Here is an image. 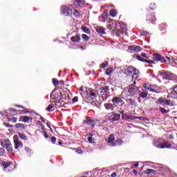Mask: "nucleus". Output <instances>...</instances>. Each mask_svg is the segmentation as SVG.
Returning <instances> with one entry per match:
<instances>
[{"instance_id": "nucleus-16", "label": "nucleus", "mask_w": 177, "mask_h": 177, "mask_svg": "<svg viewBox=\"0 0 177 177\" xmlns=\"http://www.w3.org/2000/svg\"><path fill=\"white\" fill-rule=\"evenodd\" d=\"M19 122H24L26 124H30V121H32V118L30 116H20L19 118Z\"/></svg>"}, {"instance_id": "nucleus-62", "label": "nucleus", "mask_w": 177, "mask_h": 177, "mask_svg": "<svg viewBox=\"0 0 177 177\" xmlns=\"http://www.w3.org/2000/svg\"><path fill=\"white\" fill-rule=\"evenodd\" d=\"M165 58L167 59V60H168L169 63H171V57L165 56Z\"/></svg>"}, {"instance_id": "nucleus-3", "label": "nucleus", "mask_w": 177, "mask_h": 177, "mask_svg": "<svg viewBox=\"0 0 177 177\" xmlns=\"http://www.w3.org/2000/svg\"><path fill=\"white\" fill-rule=\"evenodd\" d=\"M153 146L158 149H171L172 144L168 140L158 139L153 141Z\"/></svg>"}, {"instance_id": "nucleus-22", "label": "nucleus", "mask_w": 177, "mask_h": 177, "mask_svg": "<svg viewBox=\"0 0 177 177\" xmlns=\"http://www.w3.org/2000/svg\"><path fill=\"white\" fill-rule=\"evenodd\" d=\"M150 91L154 93H161V89L158 86L153 85Z\"/></svg>"}, {"instance_id": "nucleus-54", "label": "nucleus", "mask_w": 177, "mask_h": 177, "mask_svg": "<svg viewBox=\"0 0 177 177\" xmlns=\"http://www.w3.org/2000/svg\"><path fill=\"white\" fill-rule=\"evenodd\" d=\"M51 139V142L53 143V145H55V143H56V137L53 136L50 138Z\"/></svg>"}, {"instance_id": "nucleus-19", "label": "nucleus", "mask_w": 177, "mask_h": 177, "mask_svg": "<svg viewBox=\"0 0 177 177\" xmlns=\"http://www.w3.org/2000/svg\"><path fill=\"white\" fill-rule=\"evenodd\" d=\"M112 103L117 107L115 104H120V103H122V99L120 97L115 96L111 100Z\"/></svg>"}, {"instance_id": "nucleus-50", "label": "nucleus", "mask_w": 177, "mask_h": 177, "mask_svg": "<svg viewBox=\"0 0 177 177\" xmlns=\"http://www.w3.org/2000/svg\"><path fill=\"white\" fill-rule=\"evenodd\" d=\"M165 78L167 79V80H170V78H171V75L169 74V73H168V72H165Z\"/></svg>"}, {"instance_id": "nucleus-49", "label": "nucleus", "mask_w": 177, "mask_h": 177, "mask_svg": "<svg viewBox=\"0 0 177 177\" xmlns=\"http://www.w3.org/2000/svg\"><path fill=\"white\" fill-rule=\"evenodd\" d=\"M113 142H114V137L111 136L108 138V142H109V143H113Z\"/></svg>"}, {"instance_id": "nucleus-14", "label": "nucleus", "mask_w": 177, "mask_h": 177, "mask_svg": "<svg viewBox=\"0 0 177 177\" xmlns=\"http://www.w3.org/2000/svg\"><path fill=\"white\" fill-rule=\"evenodd\" d=\"M11 165H13V162L12 161H3L1 163V167H2L3 171H6L8 168H10Z\"/></svg>"}, {"instance_id": "nucleus-43", "label": "nucleus", "mask_w": 177, "mask_h": 177, "mask_svg": "<svg viewBox=\"0 0 177 177\" xmlns=\"http://www.w3.org/2000/svg\"><path fill=\"white\" fill-rule=\"evenodd\" d=\"M107 66H109V62L106 61L101 64V66H100V68H106Z\"/></svg>"}, {"instance_id": "nucleus-29", "label": "nucleus", "mask_w": 177, "mask_h": 177, "mask_svg": "<svg viewBox=\"0 0 177 177\" xmlns=\"http://www.w3.org/2000/svg\"><path fill=\"white\" fill-rule=\"evenodd\" d=\"M142 92L140 93V97H142V99H145L146 97H147V91H145V90H142Z\"/></svg>"}, {"instance_id": "nucleus-53", "label": "nucleus", "mask_w": 177, "mask_h": 177, "mask_svg": "<svg viewBox=\"0 0 177 177\" xmlns=\"http://www.w3.org/2000/svg\"><path fill=\"white\" fill-rule=\"evenodd\" d=\"M3 125L6 127V128H12V125L10 124L9 123L3 122Z\"/></svg>"}, {"instance_id": "nucleus-59", "label": "nucleus", "mask_w": 177, "mask_h": 177, "mask_svg": "<svg viewBox=\"0 0 177 177\" xmlns=\"http://www.w3.org/2000/svg\"><path fill=\"white\" fill-rule=\"evenodd\" d=\"M80 95L82 97V93H84V92H85V91H84V88H80Z\"/></svg>"}, {"instance_id": "nucleus-27", "label": "nucleus", "mask_w": 177, "mask_h": 177, "mask_svg": "<svg viewBox=\"0 0 177 177\" xmlns=\"http://www.w3.org/2000/svg\"><path fill=\"white\" fill-rule=\"evenodd\" d=\"M26 124L21 123H17L15 124V128L18 129H26Z\"/></svg>"}, {"instance_id": "nucleus-13", "label": "nucleus", "mask_w": 177, "mask_h": 177, "mask_svg": "<svg viewBox=\"0 0 177 177\" xmlns=\"http://www.w3.org/2000/svg\"><path fill=\"white\" fill-rule=\"evenodd\" d=\"M111 115H109V121H112L113 122L115 121H119V120H121V115L118 113H114L113 112L111 113Z\"/></svg>"}, {"instance_id": "nucleus-23", "label": "nucleus", "mask_w": 177, "mask_h": 177, "mask_svg": "<svg viewBox=\"0 0 177 177\" xmlns=\"http://www.w3.org/2000/svg\"><path fill=\"white\" fill-rule=\"evenodd\" d=\"M100 93H107L110 91L109 86H104L100 88Z\"/></svg>"}, {"instance_id": "nucleus-45", "label": "nucleus", "mask_w": 177, "mask_h": 177, "mask_svg": "<svg viewBox=\"0 0 177 177\" xmlns=\"http://www.w3.org/2000/svg\"><path fill=\"white\" fill-rule=\"evenodd\" d=\"M160 110L162 114H165L167 113H169V110H166L165 108L160 107Z\"/></svg>"}, {"instance_id": "nucleus-21", "label": "nucleus", "mask_w": 177, "mask_h": 177, "mask_svg": "<svg viewBox=\"0 0 177 177\" xmlns=\"http://www.w3.org/2000/svg\"><path fill=\"white\" fill-rule=\"evenodd\" d=\"M136 84V82H134L132 84H131L129 86V92L130 93H133L135 92H136V91L138 90V88H136V86H135Z\"/></svg>"}, {"instance_id": "nucleus-52", "label": "nucleus", "mask_w": 177, "mask_h": 177, "mask_svg": "<svg viewBox=\"0 0 177 177\" xmlns=\"http://www.w3.org/2000/svg\"><path fill=\"white\" fill-rule=\"evenodd\" d=\"M141 35H142V36L149 35V31H147V30H142L141 32Z\"/></svg>"}, {"instance_id": "nucleus-17", "label": "nucleus", "mask_w": 177, "mask_h": 177, "mask_svg": "<svg viewBox=\"0 0 177 177\" xmlns=\"http://www.w3.org/2000/svg\"><path fill=\"white\" fill-rule=\"evenodd\" d=\"M71 41L74 44H80L81 42V35L77 33L71 37Z\"/></svg>"}, {"instance_id": "nucleus-5", "label": "nucleus", "mask_w": 177, "mask_h": 177, "mask_svg": "<svg viewBox=\"0 0 177 177\" xmlns=\"http://www.w3.org/2000/svg\"><path fill=\"white\" fill-rule=\"evenodd\" d=\"M1 146L7 150V151H13V147L12 146V142L8 139H3L0 142Z\"/></svg>"}, {"instance_id": "nucleus-33", "label": "nucleus", "mask_w": 177, "mask_h": 177, "mask_svg": "<svg viewBox=\"0 0 177 177\" xmlns=\"http://www.w3.org/2000/svg\"><path fill=\"white\" fill-rule=\"evenodd\" d=\"M52 82H53V84L54 85V86L55 87H57L59 86V80L56 78H53L52 79Z\"/></svg>"}, {"instance_id": "nucleus-31", "label": "nucleus", "mask_w": 177, "mask_h": 177, "mask_svg": "<svg viewBox=\"0 0 177 177\" xmlns=\"http://www.w3.org/2000/svg\"><path fill=\"white\" fill-rule=\"evenodd\" d=\"M82 38L83 41H85L86 42H88V41H89V39H91V37L85 34L82 35Z\"/></svg>"}, {"instance_id": "nucleus-37", "label": "nucleus", "mask_w": 177, "mask_h": 177, "mask_svg": "<svg viewBox=\"0 0 177 177\" xmlns=\"http://www.w3.org/2000/svg\"><path fill=\"white\" fill-rule=\"evenodd\" d=\"M110 15L112 17H115V16H117V11L115 9H111L110 10Z\"/></svg>"}, {"instance_id": "nucleus-42", "label": "nucleus", "mask_w": 177, "mask_h": 177, "mask_svg": "<svg viewBox=\"0 0 177 177\" xmlns=\"http://www.w3.org/2000/svg\"><path fill=\"white\" fill-rule=\"evenodd\" d=\"M111 71H113V68H111V67L108 68L106 69V71H105L106 75H110V74H111Z\"/></svg>"}, {"instance_id": "nucleus-24", "label": "nucleus", "mask_w": 177, "mask_h": 177, "mask_svg": "<svg viewBox=\"0 0 177 177\" xmlns=\"http://www.w3.org/2000/svg\"><path fill=\"white\" fill-rule=\"evenodd\" d=\"M101 19H103V23H106L107 20H109V14L106 12V11L103 12L102 15L100 16Z\"/></svg>"}, {"instance_id": "nucleus-1", "label": "nucleus", "mask_w": 177, "mask_h": 177, "mask_svg": "<svg viewBox=\"0 0 177 177\" xmlns=\"http://www.w3.org/2000/svg\"><path fill=\"white\" fill-rule=\"evenodd\" d=\"M82 98L86 103H92L97 97V91L90 88L82 93Z\"/></svg>"}, {"instance_id": "nucleus-41", "label": "nucleus", "mask_w": 177, "mask_h": 177, "mask_svg": "<svg viewBox=\"0 0 177 177\" xmlns=\"http://www.w3.org/2000/svg\"><path fill=\"white\" fill-rule=\"evenodd\" d=\"M89 137L87 138V140L88 142V143H93V138H92V136H93V134L90 133L88 135Z\"/></svg>"}, {"instance_id": "nucleus-18", "label": "nucleus", "mask_w": 177, "mask_h": 177, "mask_svg": "<svg viewBox=\"0 0 177 177\" xmlns=\"http://www.w3.org/2000/svg\"><path fill=\"white\" fill-rule=\"evenodd\" d=\"M104 106L107 111H114L115 109V106L112 103H105Z\"/></svg>"}, {"instance_id": "nucleus-2", "label": "nucleus", "mask_w": 177, "mask_h": 177, "mask_svg": "<svg viewBox=\"0 0 177 177\" xmlns=\"http://www.w3.org/2000/svg\"><path fill=\"white\" fill-rule=\"evenodd\" d=\"M51 100L55 103H61V102H67V95L62 94L59 90H55L50 94Z\"/></svg>"}, {"instance_id": "nucleus-20", "label": "nucleus", "mask_w": 177, "mask_h": 177, "mask_svg": "<svg viewBox=\"0 0 177 177\" xmlns=\"http://www.w3.org/2000/svg\"><path fill=\"white\" fill-rule=\"evenodd\" d=\"M95 31H97L98 34H100V35H103L104 34H106L105 29L104 28H103V26L95 27Z\"/></svg>"}, {"instance_id": "nucleus-64", "label": "nucleus", "mask_w": 177, "mask_h": 177, "mask_svg": "<svg viewBox=\"0 0 177 177\" xmlns=\"http://www.w3.org/2000/svg\"><path fill=\"white\" fill-rule=\"evenodd\" d=\"M173 91H174V93H176V95H177V86L174 87L173 88Z\"/></svg>"}, {"instance_id": "nucleus-9", "label": "nucleus", "mask_w": 177, "mask_h": 177, "mask_svg": "<svg viewBox=\"0 0 177 177\" xmlns=\"http://www.w3.org/2000/svg\"><path fill=\"white\" fill-rule=\"evenodd\" d=\"M115 30L119 34H125L127 32V26L122 23H119L116 25Z\"/></svg>"}, {"instance_id": "nucleus-26", "label": "nucleus", "mask_w": 177, "mask_h": 177, "mask_svg": "<svg viewBox=\"0 0 177 177\" xmlns=\"http://www.w3.org/2000/svg\"><path fill=\"white\" fill-rule=\"evenodd\" d=\"M158 104H161L162 106H167V100H164L161 97L158 99Z\"/></svg>"}, {"instance_id": "nucleus-7", "label": "nucleus", "mask_w": 177, "mask_h": 177, "mask_svg": "<svg viewBox=\"0 0 177 177\" xmlns=\"http://www.w3.org/2000/svg\"><path fill=\"white\" fill-rule=\"evenodd\" d=\"M13 142H14V149L15 150H20V149H23V142L20 141V139H19V136H14Z\"/></svg>"}, {"instance_id": "nucleus-32", "label": "nucleus", "mask_w": 177, "mask_h": 177, "mask_svg": "<svg viewBox=\"0 0 177 177\" xmlns=\"http://www.w3.org/2000/svg\"><path fill=\"white\" fill-rule=\"evenodd\" d=\"M82 31H84V32H85L86 34H91V30H90L89 28H88V27H86V26H82Z\"/></svg>"}, {"instance_id": "nucleus-56", "label": "nucleus", "mask_w": 177, "mask_h": 177, "mask_svg": "<svg viewBox=\"0 0 177 177\" xmlns=\"http://www.w3.org/2000/svg\"><path fill=\"white\" fill-rule=\"evenodd\" d=\"M5 154V149L3 148H0V156H3Z\"/></svg>"}, {"instance_id": "nucleus-6", "label": "nucleus", "mask_w": 177, "mask_h": 177, "mask_svg": "<svg viewBox=\"0 0 177 177\" xmlns=\"http://www.w3.org/2000/svg\"><path fill=\"white\" fill-rule=\"evenodd\" d=\"M99 122H100V120L95 118L91 119V118H86V120L82 121L83 125H87V127L91 125L93 128H95V124H99Z\"/></svg>"}, {"instance_id": "nucleus-58", "label": "nucleus", "mask_w": 177, "mask_h": 177, "mask_svg": "<svg viewBox=\"0 0 177 177\" xmlns=\"http://www.w3.org/2000/svg\"><path fill=\"white\" fill-rule=\"evenodd\" d=\"M46 126L48 127V128H50V129H52V127H50V122L48 121L46 122Z\"/></svg>"}, {"instance_id": "nucleus-30", "label": "nucleus", "mask_w": 177, "mask_h": 177, "mask_svg": "<svg viewBox=\"0 0 177 177\" xmlns=\"http://www.w3.org/2000/svg\"><path fill=\"white\" fill-rule=\"evenodd\" d=\"M152 86H153V85L149 84L147 83H144L143 84V87L145 88V89H147V91H151Z\"/></svg>"}, {"instance_id": "nucleus-38", "label": "nucleus", "mask_w": 177, "mask_h": 177, "mask_svg": "<svg viewBox=\"0 0 177 177\" xmlns=\"http://www.w3.org/2000/svg\"><path fill=\"white\" fill-rule=\"evenodd\" d=\"M10 114L12 115V117H14V115H17V111L15 109H10Z\"/></svg>"}, {"instance_id": "nucleus-8", "label": "nucleus", "mask_w": 177, "mask_h": 177, "mask_svg": "<svg viewBox=\"0 0 177 177\" xmlns=\"http://www.w3.org/2000/svg\"><path fill=\"white\" fill-rule=\"evenodd\" d=\"M147 15V21L148 24H154L156 22V15L150 12V10H147L146 12Z\"/></svg>"}, {"instance_id": "nucleus-57", "label": "nucleus", "mask_w": 177, "mask_h": 177, "mask_svg": "<svg viewBox=\"0 0 177 177\" xmlns=\"http://www.w3.org/2000/svg\"><path fill=\"white\" fill-rule=\"evenodd\" d=\"M23 114H27V113H30L28 109H24L21 111Z\"/></svg>"}, {"instance_id": "nucleus-60", "label": "nucleus", "mask_w": 177, "mask_h": 177, "mask_svg": "<svg viewBox=\"0 0 177 177\" xmlns=\"http://www.w3.org/2000/svg\"><path fill=\"white\" fill-rule=\"evenodd\" d=\"M44 138H46V139H48V138H49V136H48V133H46V131H44Z\"/></svg>"}, {"instance_id": "nucleus-40", "label": "nucleus", "mask_w": 177, "mask_h": 177, "mask_svg": "<svg viewBox=\"0 0 177 177\" xmlns=\"http://www.w3.org/2000/svg\"><path fill=\"white\" fill-rule=\"evenodd\" d=\"M150 9L151 10H156L157 9V5L155 3H151L150 4Z\"/></svg>"}, {"instance_id": "nucleus-4", "label": "nucleus", "mask_w": 177, "mask_h": 177, "mask_svg": "<svg viewBox=\"0 0 177 177\" xmlns=\"http://www.w3.org/2000/svg\"><path fill=\"white\" fill-rule=\"evenodd\" d=\"M124 73L127 76L132 75L133 80H136L137 78H139V70H136V68L132 66L124 68Z\"/></svg>"}, {"instance_id": "nucleus-47", "label": "nucleus", "mask_w": 177, "mask_h": 177, "mask_svg": "<svg viewBox=\"0 0 177 177\" xmlns=\"http://www.w3.org/2000/svg\"><path fill=\"white\" fill-rule=\"evenodd\" d=\"M113 24H111V21L107 22V28L108 30H113Z\"/></svg>"}, {"instance_id": "nucleus-28", "label": "nucleus", "mask_w": 177, "mask_h": 177, "mask_svg": "<svg viewBox=\"0 0 177 177\" xmlns=\"http://www.w3.org/2000/svg\"><path fill=\"white\" fill-rule=\"evenodd\" d=\"M47 111H48V113H52V111H55V105L54 104H50L48 106V107L46 108Z\"/></svg>"}, {"instance_id": "nucleus-55", "label": "nucleus", "mask_w": 177, "mask_h": 177, "mask_svg": "<svg viewBox=\"0 0 177 177\" xmlns=\"http://www.w3.org/2000/svg\"><path fill=\"white\" fill-rule=\"evenodd\" d=\"M72 102L73 103H77V102H78V97L75 96L72 99Z\"/></svg>"}, {"instance_id": "nucleus-15", "label": "nucleus", "mask_w": 177, "mask_h": 177, "mask_svg": "<svg viewBox=\"0 0 177 177\" xmlns=\"http://www.w3.org/2000/svg\"><path fill=\"white\" fill-rule=\"evenodd\" d=\"M137 60H139V62H142V63H147L148 64H156V62L154 60H148L143 57H142L140 55H136Z\"/></svg>"}, {"instance_id": "nucleus-61", "label": "nucleus", "mask_w": 177, "mask_h": 177, "mask_svg": "<svg viewBox=\"0 0 177 177\" xmlns=\"http://www.w3.org/2000/svg\"><path fill=\"white\" fill-rule=\"evenodd\" d=\"M59 85H61V86H62V85H64V81H63V80H61V81H59Z\"/></svg>"}, {"instance_id": "nucleus-39", "label": "nucleus", "mask_w": 177, "mask_h": 177, "mask_svg": "<svg viewBox=\"0 0 177 177\" xmlns=\"http://www.w3.org/2000/svg\"><path fill=\"white\" fill-rule=\"evenodd\" d=\"M166 106H170V107H174L175 104H174V101L171 100H167V105Z\"/></svg>"}, {"instance_id": "nucleus-51", "label": "nucleus", "mask_w": 177, "mask_h": 177, "mask_svg": "<svg viewBox=\"0 0 177 177\" xmlns=\"http://www.w3.org/2000/svg\"><path fill=\"white\" fill-rule=\"evenodd\" d=\"M141 56H142V57H144L145 59H150V57L145 53H141Z\"/></svg>"}, {"instance_id": "nucleus-35", "label": "nucleus", "mask_w": 177, "mask_h": 177, "mask_svg": "<svg viewBox=\"0 0 177 177\" xmlns=\"http://www.w3.org/2000/svg\"><path fill=\"white\" fill-rule=\"evenodd\" d=\"M18 136L20 139H22V140H28V138L22 133H19Z\"/></svg>"}, {"instance_id": "nucleus-63", "label": "nucleus", "mask_w": 177, "mask_h": 177, "mask_svg": "<svg viewBox=\"0 0 177 177\" xmlns=\"http://www.w3.org/2000/svg\"><path fill=\"white\" fill-rule=\"evenodd\" d=\"M111 177H116L117 176V174L115 172H113L111 174Z\"/></svg>"}, {"instance_id": "nucleus-12", "label": "nucleus", "mask_w": 177, "mask_h": 177, "mask_svg": "<svg viewBox=\"0 0 177 177\" xmlns=\"http://www.w3.org/2000/svg\"><path fill=\"white\" fill-rule=\"evenodd\" d=\"M142 50V47L139 46H129L128 47V52L129 53H138Z\"/></svg>"}, {"instance_id": "nucleus-11", "label": "nucleus", "mask_w": 177, "mask_h": 177, "mask_svg": "<svg viewBox=\"0 0 177 177\" xmlns=\"http://www.w3.org/2000/svg\"><path fill=\"white\" fill-rule=\"evenodd\" d=\"M62 13L64 16H71L73 15V10L70 8L67 7L66 6H64L61 8Z\"/></svg>"}, {"instance_id": "nucleus-46", "label": "nucleus", "mask_w": 177, "mask_h": 177, "mask_svg": "<svg viewBox=\"0 0 177 177\" xmlns=\"http://www.w3.org/2000/svg\"><path fill=\"white\" fill-rule=\"evenodd\" d=\"M151 172H154V169H148L144 172V174H145L146 175H149V174H151Z\"/></svg>"}, {"instance_id": "nucleus-34", "label": "nucleus", "mask_w": 177, "mask_h": 177, "mask_svg": "<svg viewBox=\"0 0 177 177\" xmlns=\"http://www.w3.org/2000/svg\"><path fill=\"white\" fill-rule=\"evenodd\" d=\"M25 150L26 153L28 154V156H31V154H34V152L32 151V150H31L30 148L28 147H25Z\"/></svg>"}, {"instance_id": "nucleus-44", "label": "nucleus", "mask_w": 177, "mask_h": 177, "mask_svg": "<svg viewBox=\"0 0 177 177\" xmlns=\"http://www.w3.org/2000/svg\"><path fill=\"white\" fill-rule=\"evenodd\" d=\"M82 3V0H75L74 5L76 6H80Z\"/></svg>"}, {"instance_id": "nucleus-25", "label": "nucleus", "mask_w": 177, "mask_h": 177, "mask_svg": "<svg viewBox=\"0 0 177 177\" xmlns=\"http://www.w3.org/2000/svg\"><path fill=\"white\" fill-rule=\"evenodd\" d=\"M90 106H93V107H97V109H100V103L96 102L93 100V102H87Z\"/></svg>"}, {"instance_id": "nucleus-10", "label": "nucleus", "mask_w": 177, "mask_h": 177, "mask_svg": "<svg viewBox=\"0 0 177 177\" xmlns=\"http://www.w3.org/2000/svg\"><path fill=\"white\" fill-rule=\"evenodd\" d=\"M153 59L156 62H160V63H167V60L165 59V57H164L160 54L153 53Z\"/></svg>"}, {"instance_id": "nucleus-36", "label": "nucleus", "mask_w": 177, "mask_h": 177, "mask_svg": "<svg viewBox=\"0 0 177 177\" xmlns=\"http://www.w3.org/2000/svg\"><path fill=\"white\" fill-rule=\"evenodd\" d=\"M73 15L75 17H80V16H81V12L78 10H75L73 12Z\"/></svg>"}, {"instance_id": "nucleus-48", "label": "nucleus", "mask_w": 177, "mask_h": 177, "mask_svg": "<svg viewBox=\"0 0 177 177\" xmlns=\"http://www.w3.org/2000/svg\"><path fill=\"white\" fill-rule=\"evenodd\" d=\"M8 121H12V122H17V118L12 117V118H8Z\"/></svg>"}]
</instances>
